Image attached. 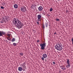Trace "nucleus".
Instances as JSON below:
<instances>
[{"label": "nucleus", "instance_id": "obj_1", "mask_svg": "<svg viewBox=\"0 0 73 73\" xmlns=\"http://www.w3.org/2000/svg\"><path fill=\"white\" fill-rule=\"evenodd\" d=\"M13 21L14 24L16 25L18 29H20L23 25L20 21L17 18H14L13 20Z\"/></svg>", "mask_w": 73, "mask_h": 73}, {"label": "nucleus", "instance_id": "obj_2", "mask_svg": "<svg viewBox=\"0 0 73 73\" xmlns=\"http://www.w3.org/2000/svg\"><path fill=\"white\" fill-rule=\"evenodd\" d=\"M55 48L57 50L61 51L62 49V45L61 44H57L55 46Z\"/></svg>", "mask_w": 73, "mask_h": 73}, {"label": "nucleus", "instance_id": "obj_3", "mask_svg": "<svg viewBox=\"0 0 73 73\" xmlns=\"http://www.w3.org/2000/svg\"><path fill=\"white\" fill-rule=\"evenodd\" d=\"M40 46L41 47V49L42 50H44V49H45V47H46V43H41L40 44Z\"/></svg>", "mask_w": 73, "mask_h": 73}, {"label": "nucleus", "instance_id": "obj_4", "mask_svg": "<svg viewBox=\"0 0 73 73\" xmlns=\"http://www.w3.org/2000/svg\"><path fill=\"white\" fill-rule=\"evenodd\" d=\"M21 11H22V12H25L26 13H27V9H26V7L24 6H21Z\"/></svg>", "mask_w": 73, "mask_h": 73}, {"label": "nucleus", "instance_id": "obj_5", "mask_svg": "<svg viewBox=\"0 0 73 73\" xmlns=\"http://www.w3.org/2000/svg\"><path fill=\"white\" fill-rule=\"evenodd\" d=\"M67 64L68 65H66V67L67 68H70V62L69 61V60L67 59Z\"/></svg>", "mask_w": 73, "mask_h": 73}, {"label": "nucleus", "instance_id": "obj_6", "mask_svg": "<svg viewBox=\"0 0 73 73\" xmlns=\"http://www.w3.org/2000/svg\"><path fill=\"white\" fill-rule=\"evenodd\" d=\"M37 17L38 19L37 21H41V15H39L37 16Z\"/></svg>", "mask_w": 73, "mask_h": 73}, {"label": "nucleus", "instance_id": "obj_7", "mask_svg": "<svg viewBox=\"0 0 73 73\" xmlns=\"http://www.w3.org/2000/svg\"><path fill=\"white\" fill-rule=\"evenodd\" d=\"M42 9H43V8H42V7L41 6H40L38 8V10H39V11H42Z\"/></svg>", "mask_w": 73, "mask_h": 73}, {"label": "nucleus", "instance_id": "obj_8", "mask_svg": "<svg viewBox=\"0 0 73 73\" xmlns=\"http://www.w3.org/2000/svg\"><path fill=\"white\" fill-rule=\"evenodd\" d=\"M42 57L43 58H45L47 57V55L46 54H44L42 55Z\"/></svg>", "mask_w": 73, "mask_h": 73}, {"label": "nucleus", "instance_id": "obj_9", "mask_svg": "<svg viewBox=\"0 0 73 73\" xmlns=\"http://www.w3.org/2000/svg\"><path fill=\"white\" fill-rule=\"evenodd\" d=\"M23 68L21 67H19L18 68V70L20 72H21L22 70H23Z\"/></svg>", "mask_w": 73, "mask_h": 73}, {"label": "nucleus", "instance_id": "obj_10", "mask_svg": "<svg viewBox=\"0 0 73 73\" xmlns=\"http://www.w3.org/2000/svg\"><path fill=\"white\" fill-rule=\"evenodd\" d=\"M14 8L15 9H17L18 8V5L17 4H15L14 5Z\"/></svg>", "mask_w": 73, "mask_h": 73}, {"label": "nucleus", "instance_id": "obj_11", "mask_svg": "<svg viewBox=\"0 0 73 73\" xmlns=\"http://www.w3.org/2000/svg\"><path fill=\"white\" fill-rule=\"evenodd\" d=\"M7 40H9V41H11V38L8 37H7Z\"/></svg>", "mask_w": 73, "mask_h": 73}, {"label": "nucleus", "instance_id": "obj_12", "mask_svg": "<svg viewBox=\"0 0 73 73\" xmlns=\"http://www.w3.org/2000/svg\"><path fill=\"white\" fill-rule=\"evenodd\" d=\"M15 41V38H13L11 42H14Z\"/></svg>", "mask_w": 73, "mask_h": 73}, {"label": "nucleus", "instance_id": "obj_13", "mask_svg": "<svg viewBox=\"0 0 73 73\" xmlns=\"http://www.w3.org/2000/svg\"><path fill=\"white\" fill-rule=\"evenodd\" d=\"M13 46H16L17 45V43H13Z\"/></svg>", "mask_w": 73, "mask_h": 73}, {"label": "nucleus", "instance_id": "obj_14", "mask_svg": "<svg viewBox=\"0 0 73 73\" xmlns=\"http://www.w3.org/2000/svg\"><path fill=\"white\" fill-rule=\"evenodd\" d=\"M61 69H62L63 70H65L66 69V68L63 67H62L61 68Z\"/></svg>", "mask_w": 73, "mask_h": 73}, {"label": "nucleus", "instance_id": "obj_15", "mask_svg": "<svg viewBox=\"0 0 73 73\" xmlns=\"http://www.w3.org/2000/svg\"><path fill=\"white\" fill-rule=\"evenodd\" d=\"M23 67L24 68V66H25V65H26V62H24L23 64Z\"/></svg>", "mask_w": 73, "mask_h": 73}, {"label": "nucleus", "instance_id": "obj_16", "mask_svg": "<svg viewBox=\"0 0 73 73\" xmlns=\"http://www.w3.org/2000/svg\"><path fill=\"white\" fill-rule=\"evenodd\" d=\"M45 25L46 28L48 27V23L46 22L45 23Z\"/></svg>", "mask_w": 73, "mask_h": 73}, {"label": "nucleus", "instance_id": "obj_17", "mask_svg": "<svg viewBox=\"0 0 73 73\" xmlns=\"http://www.w3.org/2000/svg\"><path fill=\"white\" fill-rule=\"evenodd\" d=\"M1 33H2V35H5V33L3 31H1Z\"/></svg>", "mask_w": 73, "mask_h": 73}, {"label": "nucleus", "instance_id": "obj_18", "mask_svg": "<svg viewBox=\"0 0 73 73\" xmlns=\"http://www.w3.org/2000/svg\"><path fill=\"white\" fill-rule=\"evenodd\" d=\"M42 28L43 29H45V25L44 24H42Z\"/></svg>", "mask_w": 73, "mask_h": 73}, {"label": "nucleus", "instance_id": "obj_19", "mask_svg": "<svg viewBox=\"0 0 73 73\" xmlns=\"http://www.w3.org/2000/svg\"><path fill=\"white\" fill-rule=\"evenodd\" d=\"M3 36V35L1 33V31H0V36Z\"/></svg>", "mask_w": 73, "mask_h": 73}, {"label": "nucleus", "instance_id": "obj_20", "mask_svg": "<svg viewBox=\"0 0 73 73\" xmlns=\"http://www.w3.org/2000/svg\"><path fill=\"white\" fill-rule=\"evenodd\" d=\"M44 58L43 57H42L41 58V60H42V61H44Z\"/></svg>", "mask_w": 73, "mask_h": 73}, {"label": "nucleus", "instance_id": "obj_21", "mask_svg": "<svg viewBox=\"0 0 73 73\" xmlns=\"http://www.w3.org/2000/svg\"><path fill=\"white\" fill-rule=\"evenodd\" d=\"M50 12L52 11H53V9H52V8H50Z\"/></svg>", "mask_w": 73, "mask_h": 73}, {"label": "nucleus", "instance_id": "obj_22", "mask_svg": "<svg viewBox=\"0 0 73 73\" xmlns=\"http://www.w3.org/2000/svg\"><path fill=\"white\" fill-rule=\"evenodd\" d=\"M20 54L21 55V56H23V53H20Z\"/></svg>", "mask_w": 73, "mask_h": 73}, {"label": "nucleus", "instance_id": "obj_23", "mask_svg": "<svg viewBox=\"0 0 73 73\" xmlns=\"http://www.w3.org/2000/svg\"><path fill=\"white\" fill-rule=\"evenodd\" d=\"M7 35L8 36H9H9H10V35H11V34H7Z\"/></svg>", "mask_w": 73, "mask_h": 73}, {"label": "nucleus", "instance_id": "obj_24", "mask_svg": "<svg viewBox=\"0 0 73 73\" xmlns=\"http://www.w3.org/2000/svg\"><path fill=\"white\" fill-rule=\"evenodd\" d=\"M1 9H4V7L3 6H1Z\"/></svg>", "mask_w": 73, "mask_h": 73}, {"label": "nucleus", "instance_id": "obj_25", "mask_svg": "<svg viewBox=\"0 0 73 73\" xmlns=\"http://www.w3.org/2000/svg\"><path fill=\"white\" fill-rule=\"evenodd\" d=\"M56 21H60V19L58 18H57L56 19Z\"/></svg>", "mask_w": 73, "mask_h": 73}, {"label": "nucleus", "instance_id": "obj_26", "mask_svg": "<svg viewBox=\"0 0 73 73\" xmlns=\"http://www.w3.org/2000/svg\"><path fill=\"white\" fill-rule=\"evenodd\" d=\"M60 68H63V67H64V65H61L60 66Z\"/></svg>", "mask_w": 73, "mask_h": 73}, {"label": "nucleus", "instance_id": "obj_27", "mask_svg": "<svg viewBox=\"0 0 73 73\" xmlns=\"http://www.w3.org/2000/svg\"><path fill=\"white\" fill-rule=\"evenodd\" d=\"M36 23L38 24V25H40V24H39V22H36Z\"/></svg>", "mask_w": 73, "mask_h": 73}, {"label": "nucleus", "instance_id": "obj_28", "mask_svg": "<svg viewBox=\"0 0 73 73\" xmlns=\"http://www.w3.org/2000/svg\"><path fill=\"white\" fill-rule=\"evenodd\" d=\"M53 64H54V65H55L56 63H55V62H53Z\"/></svg>", "mask_w": 73, "mask_h": 73}, {"label": "nucleus", "instance_id": "obj_29", "mask_svg": "<svg viewBox=\"0 0 73 73\" xmlns=\"http://www.w3.org/2000/svg\"><path fill=\"white\" fill-rule=\"evenodd\" d=\"M48 17H49L50 16V15H49V14H48Z\"/></svg>", "mask_w": 73, "mask_h": 73}, {"label": "nucleus", "instance_id": "obj_30", "mask_svg": "<svg viewBox=\"0 0 73 73\" xmlns=\"http://www.w3.org/2000/svg\"><path fill=\"white\" fill-rule=\"evenodd\" d=\"M39 41H40V40H37V42H39Z\"/></svg>", "mask_w": 73, "mask_h": 73}, {"label": "nucleus", "instance_id": "obj_31", "mask_svg": "<svg viewBox=\"0 0 73 73\" xmlns=\"http://www.w3.org/2000/svg\"><path fill=\"white\" fill-rule=\"evenodd\" d=\"M23 64H21V66H23Z\"/></svg>", "mask_w": 73, "mask_h": 73}, {"label": "nucleus", "instance_id": "obj_32", "mask_svg": "<svg viewBox=\"0 0 73 73\" xmlns=\"http://www.w3.org/2000/svg\"><path fill=\"white\" fill-rule=\"evenodd\" d=\"M42 14H43L44 15H45V13H42Z\"/></svg>", "mask_w": 73, "mask_h": 73}, {"label": "nucleus", "instance_id": "obj_33", "mask_svg": "<svg viewBox=\"0 0 73 73\" xmlns=\"http://www.w3.org/2000/svg\"><path fill=\"white\" fill-rule=\"evenodd\" d=\"M45 13V12H44V11H43V13Z\"/></svg>", "mask_w": 73, "mask_h": 73}, {"label": "nucleus", "instance_id": "obj_34", "mask_svg": "<svg viewBox=\"0 0 73 73\" xmlns=\"http://www.w3.org/2000/svg\"><path fill=\"white\" fill-rule=\"evenodd\" d=\"M56 33H54V35H56Z\"/></svg>", "mask_w": 73, "mask_h": 73}, {"label": "nucleus", "instance_id": "obj_35", "mask_svg": "<svg viewBox=\"0 0 73 73\" xmlns=\"http://www.w3.org/2000/svg\"><path fill=\"white\" fill-rule=\"evenodd\" d=\"M6 41L7 42H9L7 40H6Z\"/></svg>", "mask_w": 73, "mask_h": 73}, {"label": "nucleus", "instance_id": "obj_36", "mask_svg": "<svg viewBox=\"0 0 73 73\" xmlns=\"http://www.w3.org/2000/svg\"><path fill=\"white\" fill-rule=\"evenodd\" d=\"M58 1H60V0H57Z\"/></svg>", "mask_w": 73, "mask_h": 73}, {"label": "nucleus", "instance_id": "obj_37", "mask_svg": "<svg viewBox=\"0 0 73 73\" xmlns=\"http://www.w3.org/2000/svg\"><path fill=\"white\" fill-rule=\"evenodd\" d=\"M23 70V71H24L25 70Z\"/></svg>", "mask_w": 73, "mask_h": 73}, {"label": "nucleus", "instance_id": "obj_38", "mask_svg": "<svg viewBox=\"0 0 73 73\" xmlns=\"http://www.w3.org/2000/svg\"><path fill=\"white\" fill-rule=\"evenodd\" d=\"M8 33H9V32H8Z\"/></svg>", "mask_w": 73, "mask_h": 73}, {"label": "nucleus", "instance_id": "obj_39", "mask_svg": "<svg viewBox=\"0 0 73 73\" xmlns=\"http://www.w3.org/2000/svg\"><path fill=\"white\" fill-rule=\"evenodd\" d=\"M9 43H11V42H9Z\"/></svg>", "mask_w": 73, "mask_h": 73}]
</instances>
